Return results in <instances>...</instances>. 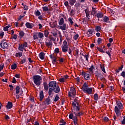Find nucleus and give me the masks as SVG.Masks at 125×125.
I'll return each instance as SVG.
<instances>
[{
	"instance_id": "nucleus-1",
	"label": "nucleus",
	"mask_w": 125,
	"mask_h": 125,
	"mask_svg": "<svg viewBox=\"0 0 125 125\" xmlns=\"http://www.w3.org/2000/svg\"><path fill=\"white\" fill-rule=\"evenodd\" d=\"M62 47V51L64 53H66V52H68L70 54V55H72V49L71 48H69L68 47V43L66 40H64L62 45L61 46Z\"/></svg>"
},
{
	"instance_id": "nucleus-2",
	"label": "nucleus",
	"mask_w": 125,
	"mask_h": 125,
	"mask_svg": "<svg viewBox=\"0 0 125 125\" xmlns=\"http://www.w3.org/2000/svg\"><path fill=\"white\" fill-rule=\"evenodd\" d=\"M82 89L85 93H88V94L92 93V88L88 87V85L85 82L83 83Z\"/></svg>"
},
{
	"instance_id": "nucleus-3",
	"label": "nucleus",
	"mask_w": 125,
	"mask_h": 125,
	"mask_svg": "<svg viewBox=\"0 0 125 125\" xmlns=\"http://www.w3.org/2000/svg\"><path fill=\"white\" fill-rule=\"evenodd\" d=\"M33 79L36 85L37 86H40V85H41V83H42L41 81L42 80V77H41L40 75H35L33 77Z\"/></svg>"
},
{
	"instance_id": "nucleus-4",
	"label": "nucleus",
	"mask_w": 125,
	"mask_h": 125,
	"mask_svg": "<svg viewBox=\"0 0 125 125\" xmlns=\"http://www.w3.org/2000/svg\"><path fill=\"white\" fill-rule=\"evenodd\" d=\"M50 58L52 60V63L53 65H56L58 62H57V58L54 56V55L51 54L49 55Z\"/></svg>"
},
{
	"instance_id": "nucleus-5",
	"label": "nucleus",
	"mask_w": 125,
	"mask_h": 125,
	"mask_svg": "<svg viewBox=\"0 0 125 125\" xmlns=\"http://www.w3.org/2000/svg\"><path fill=\"white\" fill-rule=\"evenodd\" d=\"M70 91L68 92V96L70 97H72V95H73V96H75L76 95V91L73 87H71L70 89Z\"/></svg>"
},
{
	"instance_id": "nucleus-6",
	"label": "nucleus",
	"mask_w": 125,
	"mask_h": 125,
	"mask_svg": "<svg viewBox=\"0 0 125 125\" xmlns=\"http://www.w3.org/2000/svg\"><path fill=\"white\" fill-rule=\"evenodd\" d=\"M58 84L55 81H50L48 84L49 87H50V88H53V87H55Z\"/></svg>"
},
{
	"instance_id": "nucleus-7",
	"label": "nucleus",
	"mask_w": 125,
	"mask_h": 125,
	"mask_svg": "<svg viewBox=\"0 0 125 125\" xmlns=\"http://www.w3.org/2000/svg\"><path fill=\"white\" fill-rule=\"evenodd\" d=\"M52 89L54 91L55 93H59V92H60V87H59L58 84L55 87L52 88Z\"/></svg>"
},
{
	"instance_id": "nucleus-8",
	"label": "nucleus",
	"mask_w": 125,
	"mask_h": 125,
	"mask_svg": "<svg viewBox=\"0 0 125 125\" xmlns=\"http://www.w3.org/2000/svg\"><path fill=\"white\" fill-rule=\"evenodd\" d=\"M59 29H61L62 31H66V30L68 29V27H67V25H66V24L65 23L62 24V25L59 26Z\"/></svg>"
},
{
	"instance_id": "nucleus-9",
	"label": "nucleus",
	"mask_w": 125,
	"mask_h": 125,
	"mask_svg": "<svg viewBox=\"0 0 125 125\" xmlns=\"http://www.w3.org/2000/svg\"><path fill=\"white\" fill-rule=\"evenodd\" d=\"M114 111L118 117H119V116H121V112H120V109L118 108V106H115Z\"/></svg>"
},
{
	"instance_id": "nucleus-10",
	"label": "nucleus",
	"mask_w": 125,
	"mask_h": 125,
	"mask_svg": "<svg viewBox=\"0 0 125 125\" xmlns=\"http://www.w3.org/2000/svg\"><path fill=\"white\" fill-rule=\"evenodd\" d=\"M25 26L27 29H32L34 27V24L32 23L26 22Z\"/></svg>"
},
{
	"instance_id": "nucleus-11",
	"label": "nucleus",
	"mask_w": 125,
	"mask_h": 125,
	"mask_svg": "<svg viewBox=\"0 0 125 125\" xmlns=\"http://www.w3.org/2000/svg\"><path fill=\"white\" fill-rule=\"evenodd\" d=\"M13 106V104L11 102H8L7 103V104L6 105V107L7 110H9L12 108V106Z\"/></svg>"
},
{
	"instance_id": "nucleus-12",
	"label": "nucleus",
	"mask_w": 125,
	"mask_h": 125,
	"mask_svg": "<svg viewBox=\"0 0 125 125\" xmlns=\"http://www.w3.org/2000/svg\"><path fill=\"white\" fill-rule=\"evenodd\" d=\"M88 32L90 35H89V37H91V36L95 35V31L94 30V29H89Z\"/></svg>"
},
{
	"instance_id": "nucleus-13",
	"label": "nucleus",
	"mask_w": 125,
	"mask_h": 125,
	"mask_svg": "<svg viewBox=\"0 0 125 125\" xmlns=\"http://www.w3.org/2000/svg\"><path fill=\"white\" fill-rule=\"evenodd\" d=\"M0 45L1 48H2L3 49H5V48H7V47L8 46L7 42H4L3 43V44H2V43H0Z\"/></svg>"
},
{
	"instance_id": "nucleus-14",
	"label": "nucleus",
	"mask_w": 125,
	"mask_h": 125,
	"mask_svg": "<svg viewBox=\"0 0 125 125\" xmlns=\"http://www.w3.org/2000/svg\"><path fill=\"white\" fill-rule=\"evenodd\" d=\"M95 16L97 17V18H98V20L99 21V18H103V16H104V15L102 12H99L97 14H96Z\"/></svg>"
},
{
	"instance_id": "nucleus-15",
	"label": "nucleus",
	"mask_w": 125,
	"mask_h": 125,
	"mask_svg": "<svg viewBox=\"0 0 125 125\" xmlns=\"http://www.w3.org/2000/svg\"><path fill=\"white\" fill-rule=\"evenodd\" d=\"M95 76L97 77V79H98V78H100V79L103 78V75H102L101 73H99V72H98V71H95Z\"/></svg>"
},
{
	"instance_id": "nucleus-16",
	"label": "nucleus",
	"mask_w": 125,
	"mask_h": 125,
	"mask_svg": "<svg viewBox=\"0 0 125 125\" xmlns=\"http://www.w3.org/2000/svg\"><path fill=\"white\" fill-rule=\"evenodd\" d=\"M96 9H97V8L92 7V11L91 12V15H93V16H95V14H96V12H97V11L96 10Z\"/></svg>"
},
{
	"instance_id": "nucleus-17",
	"label": "nucleus",
	"mask_w": 125,
	"mask_h": 125,
	"mask_svg": "<svg viewBox=\"0 0 125 125\" xmlns=\"http://www.w3.org/2000/svg\"><path fill=\"white\" fill-rule=\"evenodd\" d=\"M45 45L48 47H49L52 45V42L51 40H48L45 42Z\"/></svg>"
},
{
	"instance_id": "nucleus-18",
	"label": "nucleus",
	"mask_w": 125,
	"mask_h": 125,
	"mask_svg": "<svg viewBox=\"0 0 125 125\" xmlns=\"http://www.w3.org/2000/svg\"><path fill=\"white\" fill-rule=\"evenodd\" d=\"M49 25H50L51 28H56V27L57 26V21H55L53 23L50 22Z\"/></svg>"
},
{
	"instance_id": "nucleus-19",
	"label": "nucleus",
	"mask_w": 125,
	"mask_h": 125,
	"mask_svg": "<svg viewBox=\"0 0 125 125\" xmlns=\"http://www.w3.org/2000/svg\"><path fill=\"white\" fill-rule=\"evenodd\" d=\"M48 94L49 96L51 97H52L53 96V94H54V91L52 90V88H49Z\"/></svg>"
},
{
	"instance_id": "nucleus-20",
	"label": "nucleus",
	"mask_w": 125,
	"mask_h": 125,
	"mask_svg": "<svg viewBox=\"0 0 125 125\" xmlns=\"http://www.w3.org/2000/svg\"><path fill=\"white\" fill-rule=\"evenodd\" d=\"M44 98V95H43V91L42 90L40 92V101H42V99Z\"/></svg>"
},
{
	"instance_id": "nucleus-21",
	"label": "nucleus",
	"mask_w": 125,
	"mask_h": 125,
	"mask_svg": "<svg viewBox=\"0 0 125 125\" xmlns=\"http://www.w3.org/2000/svg\"><path fill=\"white\" fill-rule=\"evenodd\" d=\"M84 79L86 81H89L90 80V75L87 73L84 74Z\"/></svg>"
},
{
	"instance_id": "nucleus-22",
	"label": "nucleus",
	"mask_w": 125,
	"mask_h": 125,
	"mask_svg": "<svg viewBox=\"0 0 125 125\" xmlns=\"http://www.w3.org/2000/svg\"><path fill=\"white\" fill-rule=\"evenodd\" d=\"M103 21L104 23H109V17L108 16L104 17Z\"/></svg>"
},
{
	"instance_id": "nucleus-23",
	"label": "nucleus",
	"mask_w": 125,
	"mask_h": 125,
	"mask_svg": "<svg viewBox=\"0 0 125 125\" xmlns=\"http://www.w3.org/2000/svg\"><path fill=\"white\" fill-rule=\"evenodd\" d=\"M74 114L75 116L77 117H81V116L83 115V112H74Z\"/></svg>"
},
{
	"instance_id": "nucleus-24",
	"label": "nucleus",
	"mask_w": 125,
	"mask_h": 125,
	"mask_svg": "<svg viewBox=\"0 0 125 125\" xmlns=\"http://www.w3.org/2000/svg\"><path fill=\"white\" fill-rule=\"evenodd\" d=\"M45 103L47 105H49L50 104H51V100H50V98L49 96H48L45 100Z\"/></svg>"
},
{
	"instance_id": "nucleus-25",
	"label": "nucleus",
	"mask_w": 125,
	"mask_h": 125,
	"mask_svg": "<svg viewBox=\"0 0 125 125\" xmlns=\"http://www.w3.org/2000/svg\"><path fill=\"white\" fill-rule=\"evenodd\" d=\"M44 55H45L44 53L41 52L39 54V56L40 59H41L42 60H43V59H44Z\"/></svg>"
},
{
	"instance_id": "nucleus-26",
	"label": "nucleus",
	"mask_w": 125,
	"mask_h": 125,
	"mask_svg": "<svg viewBox=\"0 0 125 125\" xmlns=\"http://www.w3.org/2000/svg\"><path fill=\"white\" fill-rule=\"evenodd\" d=\"M68 1L70 5L73 6L77 2V0H69Z\"/></svg>"
},
{
	"instance_id": "nucleus-27",
	"label": "nucleus",
	"mask_w": 125,
	"mask_h": 125,
	"mask_svg": "<svg viewBox=\"0 0 125 125\" xmlns=\"http://www.w3.org/2000/svg\"><path fill=\"white\" fill-rule=\"evenodd\" d=\"M117 105L119 109H123V104L120 101H117L116 102Z\"/></svg>"
},
{
	"instance_id": "nucleus-28",
	"label": "nucleus",
	"mask_w": 125,
	"mask_h": 125,
	"mask_svg": "<svg viewBox=\"0 0 125 125\" xmlns=\"http://www.w3.org/2000/svg\"><path fill=\"white\" fill-rule=\"evenodd\" d=\"M22 60L20 62L21 64H24L27 61V58H26V57H21Z\"/></svg>"
},
{
	"instance_id": "nucleus-29",
	"label": "nucleus",
	"mask_w": 125,
	"mask_h": 125,
	"mask_svg": "<svg viewBox=\"0 0 125 125\" xmlns=\"http://www.w3.org/2000/svg\"><path fill=\"white\" fill-rule=\"evenodd\" d=\"M18 49L20 51H24V46H23V44H19Z\"/></svg>"
},
{
	"instance_id": "nucleus-30",
	"label": "nucleus",
	"mask_w": 125,
	"mask_h": 125,
	"mask_svg": "<svg viewBox=\"0 0 125 125\" xmlns=\"http://www.w3.org/2000/svg\"><path fill=\"white\" fill-rule=\"evenodd\" d=\"M43 87L45 90H48V85H47V83L46 82H43Z\"/></svg>"
},
{
	"instance_id": "nucleus-31",
	"label": "nucleus",
	"mask_w": 125,
	"mask_h": 125,
	"mask_svg": "<svg viewBox=\"0 0 125 125\" xmlns=\"http://www.w3.org/2000/svg\"><path fill=\"white\" fill-rule=\"evenodd\" d=\"M20 92V86H17L16 87V93H15V94H19Z\"/></svg>"
},
{
	"instance_id": "nucleus-32",
	"label": "nucleus",
	"mask_w": 125,
	"mask_h": 125,
	"mask_svg": "<svg viewBox=\"0 0 125 125\" xmlns=\"http://www.w3.org/2000/svg\"><path fill=\"white\" fill-rule=\"evenodd\" d=\"M19 36L20 38L21 39H22V38L24 36H25V33H24V31H21L19 32Z\"/></svg>"
},
{
	"instance_id": "nucleus-33",
	"label": "nucleus",
	"mask_w": 125,
	"mask_h": 125,
	"mask_svg": "<svg viewBox=\"0 0 125 125\" xmlns=\"http://www.w3.org/2000/svg\"><path fill=\"white\" fill-rule=\"evenodd\" d=\"M34 40H39V34L38 33L33 34Z\"/></svg>"
},
{
	"instance_id": "nucleus-34",
	"label": "nucleus",
	"mask_w": 125,
	"mask_h": 125,
	"mask_svg": "<svg viewBox=\"0 0 125 125\" xmlns=\"http://www.w3.org/2000/svg\"><path fill=\"white\" fill-rule=\"evenodd\" d=\"M42 9L43 11H45V12L49 11V10H50V9L48 8V7L47 6L42 7Z\"/></svg>"
},
{
	"instance_id": "nucleus-35",
	"label": "nucleus",
	"mask_w": 125,
	"mask_h": 125,
	"mask_svg": "<svg viewBox=\"0 0 125 125\" xmlns=\"http://www.w3.org/2000/svg\"><path fill=\"white\" fill-rule=\"evenodd\" d=\"M64 24V19L63 18H61L60 20V21L59 22V24L60 25H62Z\"/></svg>"
},
{
	"instance_id": "nucleus-36",
	"label": "nucleus",
	"mask_w": 125,
	"mask_h": 125,
	"mask_svg": "<svg viewBox=\"0 0 125 125\" xmlns=\"http://www.w3.org/2000/svg\"><path fill=\"white\" fill-rule=\"evenodd\" d=\"M16 68H17V64H16V63L12 64L11 66V69H12V70H15Z\"/></svg>"
},
{
	"instance_id": "nucleus-37",
	"label": "nucleus",
	"mask_w": 125,
	"mask_h": 125,
	"mask_svg": "<svg viewBox=\"0 0 125 125\" xmlns=\"http://www.w3.org/2000/svg\"><path fill=\"white\" fill-rule=\"evenodd\" d=\"M87 69L89 70V72L93 73V70H94V66H93V64H92L90 68Z\"/></svg>"
},
{
	"instance_id": "nucleus-38",
	"label": "nucleus",
	"mask_w": 125,
	"mask_h": 125,
	"mask_svg": "<svg viewBox=\"0 0 125 125\" xmlns=\"http://www.w3.org/2000/svg\"><path fill=\"white\" fill-rule=\"evenodd\" d=\"M49 34V32H48V30H45L44 31V35L45 38H47V37H48Z\"/></svg>"
},
{
	"instance_id": "nucleus-39",
	"label": "nucleus",
	"mask_w": 125,
	"mask_h": 125,
	"mask_svg": "<svg viewBox=\"0 0 125 125\" xmlns=\"http://www.w3.org/2000/svg\"><path fill=\"white\" fill-rule=\"evenodd\" d=\"M35 14L36 16H41V12L39 10H37V11H35Z\"/></svg>"
},
{
	"instance_id": "nucleus-40",
	"label": "nucleus",
	"mask_w": 125,
	"mask_h": 125,
	"mask_svg": "<svg viewBox=\"0 0 125 125\" xmlns=\"http://www.w3.org/2000/svg\"><path fill=\"white\" fill-rule=\"evenodd\" d=\"M96 32H100L101 30V27L100 26H96L95 28Z\"/></svg>"
},
{
	"instance_id": "nucleus-41",
	"label": "nucleus",
	"mask_w": 125,
	"mask_h": 125,
	"mask_svg": "<svg viewBox=\"0 0 125 125\" xmlns=\"http://www.w3.org/2000/svg\"><path fill=\"white\" fill-rule=\"evenodd\" d=\"M97 49H98V50H99V51H100V52H102L103 53H105V51H104L103 50V48L102 47H97Z\"/></svg>"
},
{
	"instance_id": "nucleus-42",
	"label": "nucleus",
	"mask_w": 125,
	"mask_h": 125,
	"mask_svg": "<svg viewBox=\"0 0 125 125\" xmlns=\"http://www.w3.org/2000/svg\"><path fill=\"white\" fill-rule=\"evenodd\" d=\"M98 94L97 93H95L94 95V100H95L96 101H98Z\"/></svg>"
},
{
	"instance_id": "nucleus-43",
	"label": "nucleus",
	"mask_w": 125,
	"mask_h": 125,
	"mask_svg": "<svg viewBox=\"0 0 125 125\" xmlns=\"http://www.w3.org/2000/svg\"><path fill=\"white\" fill-rule=\"evenodd\" d=\"M60 98L59 97V96H58V94H57L56 95V96L55 97V98L54 99V102H57V101H58L59 99H60Z\"/></svg>"
},
{
	"instance_id": "nucleus-44",
	"label": "nucleus",
	"mask_w": 125,
	"mask_h": 125,
	"mask_svg": "<svg viewBox=\"0 0 125 125\" xmlns=\"http://www.w3.org/2000/svg\"><path fill=\"white\" fill-rule=\"evenodd\" d=\"M100 67L102 69V71L104 73H106V71L105 70V66H104V65L101 64Z\"/></svg>"
},
{
	"instance_id": "nucleus-45",
	"label": "nucleus",
	"mask_w": 125,
	"mask_h": 125,
	"mask_svg": "<svg viewBox=\"0 0 125 125\" xmlns=\"http://www.w3.org/2000/svg\"><path fill=\"white\" fill-rule=\"evenodd\" d=\"M75 10L71 9V11L70 12L69 15H70V16H74V15H75Z\"/></svg>"
},
{
	"instance_id": "nucleus-46",
	"label": "nucleus",
	"mask_w": 125,
	"mask_h": 125,
	"mask_svg": "<svg viewBox=\"0 0 125 125\" xmlns=\"http://www.w3.org/2000/svg\"><path fill=\"white\" fill-rule=\"evenodd\" d=\"M38 37L40 38V39H42V38H43V33L42 32H39Z\"/></svg>"
},
{
	"instance_id": "nucleus-47",
	"label": "nucleus",
	"mask_w": 125,
	"mask_h": 125,
	"mask_svg": "<svg viewBox=\"0 0 125 125\" xmlns=\"http://www.w3.org/2000/svg\"><path fill=\"white\" fill-rule=\"evenodd\" d=\"M16 57H21L22 56V52H19V53H16Z\"/></svg>"
},
{
	"instance_id": "nucleus-48",
	"label": "nucleus",
	"mask_w": 125,
	"mask_h": 125,
	"mask_svg": "<svg viewBox=\"0 0 125 125\" xmlns=\"http://www.w3.org/2000/svg\"><path fill=\"white\" fill-rule=\"evenodd\" d=\"M123 68H124V65H121V66L119 67L118 69L116 70V73H120V71H122Z\"/></svg>"
},
{
	"instance_id": "nucleus-49",
	"label": "nucleus",
	"mask_w": 125,
	"mask_h": 125,
	"mask_svg": "<svg viewBox=\"0 0 125 125\" xmlns=\"http://www.w3.org/2000/svg\"><path fill=\"white\" fill-rule=\"evenodd\" d=\"M74 112L70 113L69 115V118L70 120H73L74 118Z\"/></svg>"
},
{
	"instance_id": "nucleus-50",
	"label": "nucleus",
	"mask_w": 125,
	"mask_h": 125,
	"mask_svg": "<svg viewBox=\"0 0 125 125\" xmlns=\"http://www.w3.org/2000/svg\"><path fill=\"white\" fill-rule=\"evenodd\" d=\"M82 55L85 58L86 61H87V62H88V58L89 57V56H88V54H87L85 55L82 54Z\"/></svg>"
},
{
	"instance_id": "nucleus-51",
	"label": "nucleus",
	"mask_w": 125,
	"mask_h": 125,
	"mask_svg": "<svg viewBox=\"0 0 125 125\" xmlns=\"http://www.w3.org/2000/svg\"><path fill=\"white\" fill-rule=\"evenodd\" d=\"M68 21L70 23L71 25H73V24H74V21H73V19H72V18H69Z\"/></svg>"
},
{
	"instance_id": "nucleus-52",
	"label": "nucleus",
	"mask_w": 125,
	"mask_h": 125,
	"mask_svg": "<svg viewBox=\"0 0 125 125\" xmlns=\"http://www.w3.org/2000/svg\"><path fill=\"white\" fill-rule=\"evenodd\" d=\"M102 41H103V40L102 39L98 38V41H97V42H98V44H100L101 43H102Z\"/></svg>"
},
{
	"instance_id": "nucleus-53",
	"label": "nucleus",
	"mask_w": 125,
	"mask_h": 125,
	"mask_svg": "<svg viewBox=\"0 0 125 125\" xmlns=\"http://www.w3.org/2000/svg\"><path fill=\"white\" fill-rule=\"evenodd\" d=\"M79 37V35L78 34H77L75 35H74V36L73 37V39L75 41H77Z\"/></svg>"
},
{
	"instance_id": "nucleus-54",
	"label": "nucleus",
	"mask_w": 125,
	"mask_h": 125,
	"mask_svg": "<svg viewBox=\"0 0 125 125\" xmlns=\"http://www.w3.org/2000/svg\"><path fill=\"white\" fill-rule=\"evenodd\" d=\"M4 67V64H1L0 65V72H1L2 70H3V67Z\"/></svg>"
},
{
	"instance_id": "nucleus-55",
	"label": "nucleus",
	"mask_w": 125,
	"mask_h": 125,
	"mask_svg": "<svg viewBox=\"0 0 125 125\" xmlns=\"http://www.w3.org/2000/svg\"><path fill=\"white\" fill-rule=\"evenodd\" d=\"M74 6H75V7L78 8V7L81 6V3H80V2L76 3Z\"/></svg>"
},
{
	"instance_id": "nucleus-56",
	"label": "nucleus",
	"mask_w": 125,
	"mask_h": 125,
	"mask_svg": "<svg viewBox=\"0 0 125 125\" xmlns=\"http://www.w3.org/2000/svg\"><path fill=\"white\" fill-rule=\"evenodd\" d=\"M12 40H17V35L14 34L12 37Z\"/></svg>"
},
{
	"instance_id": "nucleus-57",
	"label": "nucleus",
	"mask_w": 125,
	"mask_h": 125,
	"mask_svg": "<svg viewBox=\"0 0 125 125\" xmlns=\"http://www.w3.org/2000/svg\"><path fill=\"white\" fill-rule=\"evenodd\" d=\"M73 122H78V117L77 116H74L73 118Z\"/></svg>"
},
{
	"instance_id": "nucleus-58",
	"label": "nucleus",
	"mask_w": 125,
	"mask_h": 125,
	"mask_svg": "<svg viewBox=\"0 0 125 125\" xmlns=\"http://www.w3.org/2000/svg\"><path fill=\"white\" fill-rule=\"evenodd\" d=\"M59 82H60V83H65V79H64L63 78H60Z\"/></svg>"
},
{
	"instance_id": "nucleus-59",
	"label": "nucleus",
	"mask_w": 125,
	"mask_h": 125,
	"mask_svg": "<svg viewBox=\"0 0 125 125\" xmlns=\"http://www.w3.org/2000/svg\"><path fill=\"white\" fill-rule=\"evenodd\" d=\"M3 36H4V32L3 31H0V36L1 38H3Z\"/></svg>"
},
{
	"instance_id": "nucleus-60",
	"label": "nucleus",
	"mask_w": 125,
	"mask_h": 125,
	"mask_svg": "<svg viewBox=\"0 0 125 125\" xmlns=\"http://www.w3.org/2000/svg\"><path fill=\"white\" fill-rule=\"evenodd\" d=\"M105 53L108 55L109 58H111V52L109 51H106Z\"/></svg>"
},
{
	"instance_id": "nucleus-61",
	"label": "nucleus",
	"mask_w": 125,
	"mask_h": 125,
	"mask_svg": "<svg viewBox=\"0 0 125 125\" xmlns=\"http://www.w3.org/2000/svg\"><path fill=\"white\" fill-rule=\"evenodd\" d=\"M12 83H17V81H16V79H15V77H13Z\"/></svg>"
},
{
	"instance_id": "nucleus-62",
	"label": "nucleus",
	"mask_w": 125,
	"mask_h": 125,
	"mask_svg": "<svg viewBox=\"0 0 125 125\" xmlns=\"http://www.w3.org/2000/svg\"><path fill=\"white\" fill-rule=\"evenodd\" d=\"M104 122H108V121H109V118L107 117H104Z\"/></svg>"
},
{
	"instance_id": "nucleus-63",
	"label": "nucleus",
	"mask_w": 125,
	"mask_h": 125,
	"mask_svg": "<svg viewBox=\"0 0 125 125\" xmlns=\"http://www.w3.org/2000/svg\"><path fill=\"white\" fill-rule=\"evenodd\" d=\"M121 75L123 77V78L125 77V71H123L122 72L121 74Z\"/></svg>"
},
{
	"instance_id": "nucleus-64",
	"label": "nucleus",
	"mask_w": 125,
	"mask_h": 125,
	"mask_svg": "<svg viewBox=\"0 0 125 125\" xmlns=\"http://www.w3.org/2000/svg\"><path fill=\"white\" fill-rule=\"evenodd\" d=\"M121 123L122 125H125V116L123 117V120Z\"/></svg>"
}]
</instances>
